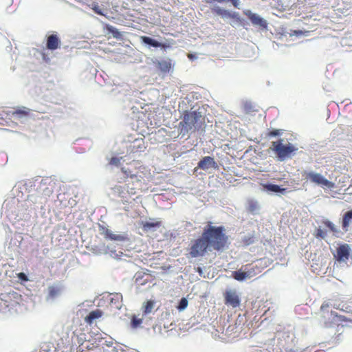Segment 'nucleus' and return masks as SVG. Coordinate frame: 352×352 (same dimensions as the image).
<instances>
[{"label": "nucleus", "instance_id": "obj_1", "mask_svg": "<svg viewBox=\"0 0 352 352\" xmlns=\"http://www.w3.org/2000/svg\"><path fill=\"white\" fill-rule=\"evenodd\" d=\"M202 234L212 250L219 252L228 248V236L226 233L224 226H214L209 222L204 228Z\"/></svg>", "mask_w": 352, "mask_h": 352}, {"label": "nucleus", "instance_id": "obj_2", "mask_svg": "<svg viewBox=\"0 0 352 352\" xmlns=\"http://www.w3.org/2000/svg\"><path fill=\"white\" fill-rule=\"evenodd\" d=\"M329 304L323 303L320 309V322L325 326H329L338 319L339 322H352V318L344 315H339L333 311L329 310Z\"/></svg>", "mask_w": 352, "mask_h": 352}, {"label": "nucleus", "instance_id": "obj_3", "mask_svg": "<svg viewBox=\"0 0 352 352\" xmlns=\"http://www.w3.org/2000/svg\"><path fill=\"white\" fill-rule=\"evenodd\" d=\"M283 142V139L274 141L272 142V145L270 148V150L276 153V157L280 161H284L297 151V148L292 144L289 143L284 145Z\"/></svg>", "mask_w": 352, "mask_h": 352}, {"label": "nucleus", "instance_id": "obj_4", "mask_svg": "<svg viewBox=\"0 0 352 352\" xmlns=\"http://www.w3.org/2000/svg\"><path fill=\"white\" fill-rule=\"evenodd\" d=\"M208 250H212L206 239L201 234V236L191 243L189 248V254L192 258L203 256L207 252Z\"/></svg>", "mask_w": 352, "mask_h": 352}, {"label": "nucleus", "instance_id": "obj_5", "mask_svg": "<svg viewBox=\"0 0 352 352\" xmlns=\"http://www.w3.org/2000/svg\"><path fill=\"white\" fill-rule=\"evenodd\" d=\"M153 63L156 71L162 75H166L173 69L172 60L169 58L162 60H153Z\"/></svg>", "mask_w": 352, "mask_h": 352}, {"label": "nucleus", "instance_id": "obj_6", "mask_svg": "<svg viewBox=\"0 0 352 352\" xmlns=\"http://www.w3.org/2000/svg\"><path fill=\"white\" fill-rule=\"evenodd\" d=\"M307 179H309L311 182L315 183L321 186H325L331 188L334 186V184L326 178H324L320 173L310 172L307 174Z\"/></svg>", "mask_w": 352, "mask_h": 352}, {"label": "nucleus", "instance_id": "obj_7", "mask_svg": "<svg viewBox=\"0 0 352 352\" xmlns=\"http://www.w3.org/2000/svg\"><path fill=\"white\" fill-rule=\"evenodd\" d=\"M223 297L226 305L231 306L233 308L240 305L241 300L236 291L232 289L226 290L223 293Z\"/></svg>", "mask_w": 352, "mask_h": 352}, {"label": "nucleus", "instance_id": "obj_8", "mask_svg": "<svg viewBox=\"0 0 352 352\" xmlns=\"http://www.w3.org/2000/svg\"><path fill=\"white\" fill-rule=\"evenodd\" d=\"M351 250L348 244L340 245L336 249V254H333L334 258L338 262H346L350 256Z\"/></svg>", "mask_w": 352, "mask_h": 352}, {"label": "nucleus", "instance_id": "obj_9", "mask_svg": "<svg viewBox=\"0 0 352 352\" xmlns=\"http://www.w3.org/2000/svg\"><path fill=\"white\" fill-rule=\"evenodd\" d=\"M267 267L265 263H263V261H258L256 263H252L244 266L247 271L248 278H251L260 273Z\"/></svg>", "mask_w": 352, "mask_h": 352}, {"label": "nucleus", "instance_id": "obj_10", "mask_svg": "<svg viewBox=\"0 0 352 352\" xmlns=\"http://www.w3.org/2000/svg\"><path fill=\"white\" fill-rule=\"evenodd\" d=\"M196 113L195 112L185 113L184 119L180 122L179 125L182 126L181 132H187L190 130L196 122Z\"/></svg>", "mask_w": 352, "mask_h": 352}, {"label": "nucleus", "instance_id": "obj_11", "mask_svg": "<svg viewBox=\"0 0 352 352\" xmlns=\"http://www.w3.org/2000/svg\"><path fill=\"white\" fill-rule=\"evenodd\" d=\"M244 14L248 16L254 25L258 26L262 30L267 28V23L266 21L258 14L252 13L250 10L244 11Z\"/></svg>", "mask_w": 352, "mask_h": 352}, {"label": "nucleus", "instance_id": "obj_12", "mask_svg": "<svg viewBox=\"0 0 352 352\" xmlns=\"http://www.w3.org/2000/svg\"><path fill=\"white\" fill-rule=\"evenodd\" d=\"M60 40L56 34H51L47 38L46 47L50 50H56L60 47Z\"/></svg>", "mask_w": 352, "mask_h": 352}, {"label": "nucleus", "instance_id": "obj_13", "mask_svg": "<svg viewBox=\"0 0 352 352\" xmlns=\"http://www.w3.org/2000/svg\"><path fill=\"white\" fill-rule=\"evenodd\" d=\"M210 167H217V163L214 158L210 156H206L198 163V168L207 170Z\"/></svg>", "mask_w": 352, "mask_h": 352}, {"label": "nucleus", "instance_id": "obj_14", "mask_svg": "<svg viewBox=\"0 0 352 352\" xmlns=\"http://www.w3.org/2000/svg\"><path fill=\"white\" fill-rule=\"evenodd\" d=\"M213 14L221 16L222 18H232L236 17V13H230L228 10L223 9L219 6H215L211 8Z\"/></svg>", "mask_w": 352, "mask_h": 352}, {"label": "nucleus", "instance_id": "obj_15", "mask_svg": "<svg viewBox=\"0 0 352 352\" xmlns=\"http://www.w3.org/2000/svg\"><path fill=\"white\" fill-rule=\"evenodd\" d=\"M31 109L22 107L14 111L12 115L16 119H25L30 116Z\"/></svg>", "mask_w": 352, "mask_h": 352}, {"label": "nucleus", "instance_id": "obj_16", "mask_svg": "<svg viewBox=\"0 0 352 352\" xmlns=\"http://www.w3.org/2000/svg\"><path fill=\"white\" fill-rule=\"evenodd\" d=\"M140 39L144 43L154 47H162L164 49H166V47H168V45L166 44L158 42L157 41L154 40L152 38L148 37V36H142L140 37Z\"/></svg>", "mask_w": 352, "mask_h": 352}, {"label": "nucleus", "instance_id": "obj_17", "mask_svg": "<svg viewBox=\"0 0 352 352\" xmlns=\"http://www.w3.org/2000/svg\"><path fill=\"white\" fill-rule=\"evenodd\" d=\"M103 315V312L100 309H96L89 312V314L85 317V321L91 324L94 320L100 318Z\"/></svg>", "mask_w": 352, "mask_h": 352}, {"label": "nucleus", "instance_id": "obj_18", "mask_svg": "<svg viewBox=\"0 0 352 352\" xmlns=\"http://www.w3.org/2000/svg\"><path fill=\"white\" fill-rule=\"evenodd\" d=\"M113 190L115 194L118 195L120 197L127 199L129 197L127 193V185L125 186H116Z\"/></svg>", "mask_w": 352, "mask_h": 352}, {"label": "nucleus", "instance_id": "obj_19", "mask_svg": "<svg viewBox=\"0 0 352 352\" xmlns=\"http://www.w3.org/2000/svg\"><path fill=\"white\" fill-rule=\"evenodd\" d=\"M232 277L238 281H243L245 279L248 278L245 267H244L243 271L241 269L239 270L232 272Z\"/></svg>", "mask_w": 352, "mask_h": 352}, {"label": "nucleus", "instance_id": "obj_20", "mask_svg": "<svg viewBox=\"0 0 352 352\" xmlns=\"http://www.w3.org/2000/svg\"><path fill=\"white\" fill-rule=\"evenodd\" d=\"M264 188L269 191H272L274 192H282L284 193L286 192V188H280L278 185L272 184H266L263 185Z\"/></svg>", "mask_w": 352, "mask_h": 352}, {"label": "nucleus", "instance_id": "obj_21", "mask_svg": "<svg viewBox=\"0 0 352 352\" xmlns=\"http://www.w3.org/2000/svg\"><path fill=\"white\" fill-rule=\"evenodd\" d=\"M352 220V210L346 212L342 218V226L343 229L347 230L348 227Z\"/></svg>", "mask_w": 352, "mask_h": 352}, {"label": "nucleus", "instance_id": "obj_22", "mask_svg": "<svg viewBox=\"0 0 352 352\" xmlns=\"http://www.w3.org/2000/svg\"><path fill=\"white\" fill-rule=\"evenodd\" d=\"M155 303V301L153 300H149L144 302L142 306L144 314L146 315L151 313L154 308Z\"/></svg>", "mask_w": 352, "mask_h": 352}, {"label": "nucleus", "instance_id": "obj_23", "mask_svg": "<svg viewBox=\"0 0 352 352\" xmlns=\"http://www.w3.org/2000/svg\"><path fill=\"white\" fill-rule=\"evenodd\" d=\"M258 204L256 201L249 199L248 201L247 210L250 213H254L258 209Z\"/></svg>", "mask_w": 352, "mask_h": 352}, {"label": "nucleus", "instance_id": "obj_24", "mask_svg": "<svg viewBox=\"0 0 352 352\" xmlns=\"http://www.w3.org/2000/svg\"><path fill=\"white\" fill-rule=\"evenodd\" d=\"M105 29L107 30L108 32L111 33L114 38H121V36H122L121 33L118 31V29H116L113 26L107 24L105 26Z\"/></svg>", "mask_w": 352, "mask_h": 352}, {"label": "nucleus", "instance_id": "obj_25", "mask_svg": "<svg viewBox=\"0 0 352 352\" xmlns=\"http://www.w3.org/2000/svg\"><path fill=\"white\" fill-rule=\"evenodd\" d=\"M161 226V222L159 221H155L153 222H145L142 224V228L145 231H148L152 228L160 227Z\"/></svg>", "mask_w": 352, "mask_h": 352}, {"label": "nucleus", "instance_id": "obj_26", "mask_svg": "<svg viewBox=\"0 0 352 352\" xmlns=\"http://www.w3.org/2000/svg\"><path fill=\"white\" fill-rule=\"evenodd\" d=\"M214 1L219 2V3H223V2H230L234 7L238 8L239 6V0H207L206 2L209 3H212Z\"/></svg>", "mask_w": 352, "mask_h": 352}, {"label": "nucleus", "instance_id": "obj_27", "mask_svg": "<svg viewBox=\"0 0 352 352\" xmlns=\"http://www.w3.org/2000/svg\"><path fill=\"white\" fill-rule=\"evenodd\" d=\"M99 230L100 232V234L102 235H103L105 239H108L109 236H110V233H111V230H110L109 229H108L107 228H106L104 226H100Z\"/></svg>", "mask_w": 352, "mask_h": 352}, {"label": "nucleus", "instance_id": "obj_28", "mask_svg": "<svg viewBox=\"0 0 352 352\" xmlns=\"http://www.w3.org/2000/svg\"><path fill=\"white\" fill-rule=\"evenodd\" d=\"M108 239L112 240V241H124L125 239V237L122 234H113L112 231L110 233V236H109Z\"/></svg>", "mask_w": 352, "mask_h": 352}, {"label": "nucleus", "instance_id": "obj_29", "mask_svg": "<svg viewBox=\"0 0 352 352\" xmlns=\"http://www.w3.org/2000/svg\"><path fill=\"white\" fill-rule=\"evenodd\" d=\"M188 306V300L185 298H182L180 300V302L179 303V305L177 306V309L179 310H184Z\"/></svg>", "mask_w": 352, "mask_h": 352}, {"label": "nucleus", "instance_id": "obj_30", "mask_svg": "<svg viewBox=\"0 0 352 352\" xmlns=\"http://www.w3.org/2000/svg\"><path fill=\"white\" fill-rule=\"evenodd\" d=\"M281 133H282L280 129H274V130L269 131L266 135L267 138H271V137L279 136L281 135Z\"/></svg>", "mask_w": 352, "mask_h": 352}, {"label": "nucleus", "instance_id": "obj_31", "mask_svg": "<svg viewBox=\"0 0 352 352\" xmlns=\"http://www.w3.org/2000/svg\"><path fill=\"white\" fill-rule=\"evenodd\" d=\"M324 224L326 227H327L331 232L336 233L338 232V230L336 229V226H334V224L329 221H326L324 222Z\"/></svg>", "mask_w": 352, "mask_h": 352}, {"label": "nucleus", "instance_id": "obj_32", "mask_svg": "<svg viewBox=\"0 0 352 352\" xmlns=\"http://www.w3.org/2000/svg\"><path fill=\"white\" fill-rule=\"evenodd\" d=\"M142 322V319L138 318L135 316H133L131 320V324L133 328L138 327L139 325H140Z\"/></svg>", "mask_w": 352, "mask_h": 352}, {"label": "nucleus", "instance_id": "obj_33", "mask_svg": "<svg viewBox=\"0 0 352 352\" xmlns=\"http://www.w3.org/2000/svg\"><path fill=\"white\" fill-rule=\"evenodd\" d=\"M122 157H113L110 159L109 164L119 166Z\"/></svg>", "mask_w": 352, "mask_h": 352}, {"label": "nucleus", "instance_id": "obj_34", "mask_svg": "<svg viewBox=\"0 0 352 352\" xmlns=\"http://www.w3.org/2000/svg\"><path fill=\"white\" fill-rule=\"evenodd\" d=\"M127 193L128 196L130 197L131 195H135L136 193V191L133 188H129V186L127 185Z\"/></svg>", "mask_w": 352, "mask_h": 352}, {"label": "nucleus", "instance_id": "obj_35", "mask_svg": "<svg viewBox=\"0 0 352 352\" xmlns=\"http://www.w3.org/2000/svg\"><path fill=\"white\" fill-rule=\"evenodd\" d=\"M93 10L96 14L100 15H104V14L102 12V10L99 8L98 6H94Z\"/></svg>", "mask_w": 352, "mask_h": 352}, {"label": "nucleus", "instance_id": "obj_36", "mask_svg": "<svg viewBox=\"0 0 352 352\" xmlns=\"http://www.w3.org/2000/svg\"><path fill=\"white\" fill-rule=\"evenodd\" d=\"M121 170H122V172L124 175H126L127 177H133L134 175L130 174V173L125 168L123 167V168H121Z\"/></svg>", "mask_w": 352, "mask_h": 352}, {"label": "nucleus", "instance_id": "obj_37", "mask_svg": "<svg viewBox=\"0 0 352 352\" xmlns=\"http://www.w3.org/2000/svg\"><path fill=\"white\" fill-rule=\"evenodd\" d=\"M19 277L21 279V280H27L28 278H27V276L23 273V272H21L19 274Z\"/></svg>", "mask_w": 352, "mask_h": 352}, {"label": "nucleus", "instance_id": "obj_38", "mask_svg": "<svg viewBox=\"0 0 352 352\" xmlns=\"http://www.w3.org/2000/svg\"><path fill=\"white\" fill-rule=\"evenodd\" d=\"M50 295H51L52 296H55V295H56V291L55 288H54V287L50 288Z\"/></svg>", "mask_w": 352, "mask_h": 352}, {"label": "nucleus", "instance_id": "obj_39", "mask_svg": "<svg viewBox=\"0 0 352 352\" xmlns=\"http://www.w3.org/2000/svg\"><path fill=\"white\" fill-rule=\"evenodd\" d=\"M317 236H320L322 238L324 237V232L322 230H318L317 232Z\"/></svg>", "mask_w": 352, "mask_h": 352}, {"label": "nucleus", "instance_id": "obj_40", "mask_svg": "<svg viewBox=\"0 0 352 352\" xmlns=\"http://www.w3.org/2000/svg\"><path fill=\"white\" fill-rule=\"evenodd\" d=\"M46 190H47V192H46L45 195L47 196H50L53 192V190L52 189L47 188Z\"/></svg>", "mask_w": 352, "mask_h": 352}, {"label": "nucleus", "instance_id": "obj_41", "mask_svg": "<svg viewBox=\"0 0 352 352\" xmlns=\"http://www.w3.org/2000/svg\"><path fill=\"white\" fill-rule=\"evenodd\" d=\"M342 311H344L345 312H346L347 314H352V311L351 310H348V307H346V309H342Z\"/></svg>", "mask_w": 352, "mask_h": 352}, {"label": "nucleus", "instance_id": "obj_42", "mask_svg": "<svg viewBox=\"0 0 352 352\" xmlns=\"http://www.w3.org/2000/svg\"><path fill=\"white\" fill-rule=\"evenodd\" d=\"M3 114L0 113V122L3 120Z\"/></svg>", "mask_w": 352, "mask_h": 352}, {"label": "nucleus", "instance_id": "obj_43", "mask_svg": "<svg viewBox=\"0 0 352 352\" xmlns=\"http://www.w3.org/2000/svg\"><path fill=\"white\" fill-rule=\"evenodd\" d=\"M188 57L190 59H192L193 58V55L192 54H188Z\"/></svg>", "mask_w": 352, "mask_h": 352}]
</instances>
